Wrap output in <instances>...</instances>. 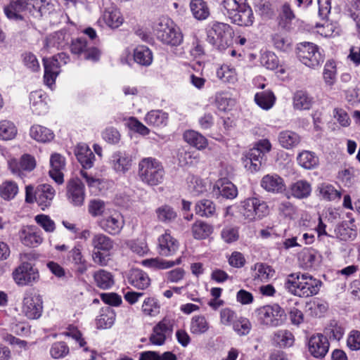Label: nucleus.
I'll return each instance as SVG.
<instances>
[{"label":"nucleus","mask_w":360,"mask_h":360,"mask_svg":"<svg viewBox=\"0 0 360 360\" xmlns=\"http://www.w3.org/2000/svg\"><path fill=\"white\" fill-rule=\"evenodd\" d=\"M321 281L308 274L293 273L288 275L285 288L291 294L300 297H309L318 294Z\"/></svg>","instance_id":"f257e3e1"},{"label":"nucleus","mask_w":360,"mask_h":360,"mask_svg":"<svg viewBox=\"0 0 360 360\" xmlns=\"http://www.w3.org/2000/svg\"><path fill=\"white\" fill-rule=\"evenodd\" d=\"M221 5L232 23L245 27L253 24L254 14L246 0H223Z\"/></svg>","instance_id":"f03ea898"},{"label":"nucleus","mask_w":360,"mask_h":360,"mask_svg":"<svg viewBox=\"0 0 360 360\" xmlns=\"http://www.w3.org/2000/svg\"><path fill=\"white\" fill-rule=\"evenodd\" d=\"M207 41L219 51H224L232 43L233 32L231 27L224 22H212L206 29Z\"/></svg>","instance_id":"7ed1b4c3"},{"label":"nucleus","mask_w":360,"mask_h":360,"mask_svg":"<svg viewBox=\"0 0 360 360\" xmlns=\"http://www.w3.org/2000/svg\"><path fill=\"white\" fill-rule=\"evenodd\" d=\"M138 174L143 184L153 186L163 182L165 170L158 160L153 158H146L139 163Z\"/></svg>","instance_id":"20e7f679"},{"label":"nucleus","mask_w":360,"mask_h":360,"mask_svg":"<svg viewBox=\"0 0 360 360\" xmlns=\"http://www.w3.org/2000/svg\"><path fill=\"white\" fill-rule=\"evenodd\" d=\"M153 32L157 39L163 44L176 46L183 41V35L179 28L176 27L169 18L159 19L154 25Z\"/></svg>","instance_id":"39448f33"},{"label":"nucleus","mask_w":360,"mask_h":360,"mask_svg":"<svg viewBox=\"0 0 360 360\" xmlns=\"http://www.w3.org/2000/svg\"><path fill=\"white\" fill-rule=\"evenodd\" d=\"M258 322L264 326L275 328L283 325L286 320L285 310L277 304H267L255 310Z\"/></svg>","instance_id":"423d86ee"},{"label":"nucleus","mask_w":360,"mask_h":360,"mask_svg":"<svg viewBox=\"0 0 360 360\" xmlns=\"http://www.w3.org/2000/svg\"><path fill=\"white\" fill-rule=\"evenodd\" d=\"M297 56L302 63L311 68L318 67L324 60L319 46L311 42L300 43L297 48Z\"/></svg>","instance_id":"0eeeda50"},{"label":"nucleus","mask_w":360,"mask_h":360,"mask_svg":"<svg viewBox=\"0 0 360 360\" xmlns=\"http://www.w3.org/2000/svg\"><path fill=\"white\" fill-rule=\"evenodd\" d=\"M43 311L41 297L32 292H26L22 299V313L28 319H38Z\"/></svg>","instance_id":"6e6552de"},{"label":"nucleus","mask_w":360,"mask_h":360,"mask_svg":"<svg viewBox=\"0 0 360 360\" xmlns=\"http://www.w3.org/2000/svg\"><path fill=\"white\" fill-rule=\"evenodd\" d=\"M13 278L17 285L25 286L38 281L39 274L30 262H23L13 272Z\"/></svg>","instance_id":"1a4fd4ad"},{"label":"nucleus","mask_w":360,"mask_h":360,"mask_svg":"<svg viewBox=\"0 0 360 360\" xmlns=\"http://www.w3.org/2000/svg\"><path fill=\"white\" fill-rule=\"evenodd\" d=\"M98 224L105 232L110 235H117L123 229L124 221L120 212L112 210L104 214L98 221Z\"/></svg>","instance_id":"9d476101"},{"label":"nucleus","mask_w":360,"mask_h":360,"mask_svg":"<svg viewBox=\"0 0 360 360\" xmlns=\"http://www.w3.org/2000/svg\"><path fill=\"white\" fill-rule=\"evenodd\" d=\"M32 3L30 0H10L8 5L4 7V13L9 20H23L22 13L28 11L30 13Z\"/></svg>","instance_id":"9b49d317"},{"label":"nucleus","mask_w":360,"mask_h":360,"mask_svg":"<svg viewBox=\"0 0 360 360\" xmlns=\"http://www.w3.org/2000/svg\"><path fill=\"white\" fill-rule=\"evenodd\" d=\"M66 195L74 206H82L85 198L84 186L78 178H72L67 183Z\"/></svg>","instance_id":"f8f14e48"},{"label":"nucleus","mask_w":360,"mask_h":360,"mask_svg":"<svg viewBox=\"0 0 360 360\" xmlns=\"http://www.w3.org/2000/svg\"><path fill=\"white\" fill-rule=\"evenodd\" d=\"M173 331V323L171 320L164 319L160 321L153 329L150 336V342L153 345H162L167 336L172 335Z\"/></svg>","instance_id":"ddd939ff"},{"label":"nucleus","mask_w":360,"mask_h":360,"mask_svg":"<svg viewBox=\"0 0 360 360\" xmlns=\"http://www.w3.org/2000/svg\"><path fill=\"white\" fill-rule=\"evenodd\" d=\"M328 338L321 333L312 335L308 342L309 352L315 358H323L328 352Z\"/></svg>","instance_id":"4468645a"},{"label":"nucleus","mask_w":360,"mask_h":360,"mask_svg":"<svg viewBox=\"0 0 360 360\" xmlns=\"http://www.w3.org/2000/svg\"><path fill=\"white\" fill-rule=\"evenodd\" d=\"M311 193V184L306 179H299L289 185L288 198L292 197L297 200H304L309 198Z\"/></svg>","instance_id":"2eb2a0df"},{"label":"nucleus","mask_w":360,"mask_h":360,"mask_svg":"<svg viewBox=\"0 0 360 360\" xmlns=\"http://www.w3.org/2000/svg\"><path fill=\"white\" fill-rule=\"evenodd\" d=\"M82 245L77 244L68 251L67 261L74 264L75 273L77 275H82L88 269L87 262L82 254Z\"/></svg>","instance_id":"dca6fc26"},{"label":"nucleus","mask_w":360,"mask_h":360,"mask_svg":"<svg viewBox=\"0 0 360 360\" xmlns=\"http://www.w3.org/2000/svg\"><path fill=\"white\" fill-rule=\"evenodd\" d=\"M213 195L216 198L234 199L238 195L236 186L226 179H219L214 185Z\"/></svg>","instance_id":"f3484780"},{"label":"nucleus","mask_w":360,"mask_h":360,"mask_svg":"<svg viewBox=\"0 0 360 360\" xmlns=\"http://www.w3.org/2000/svg\"><path fill=\"white\" fill-rule=\"evenodd\" d=\"M43 63L44 66V84L51 88L55 84L56 79L60 72V63L51 57L44 58Z\"/></svg>","instance_id":"a211bd4d"},{"label":"nucleus","mask_w":360,"mask_h":360,"mask_svg":"<svg viewBox=\"0 0 360 360\" xmlns=\"http://www.w3.org/2000/svg\"><path fill=\"white\" fill-rule=\"evenodd\" d=\"M179 248L178 241L169 233L165 232L158 238V252L164 257L174 255Z\"/></svg>","instance_id":"6ab92c4d"},{"label":"nucleus","mask_w":360,"mask_h":360,"mask_svg":"<svg viewBox=\"0 0 360 360\" xmlns=\"http://www.w3.org/2000/svg\"><path fill=\"white\" fill-rule=\"evenodd\" d=\"M261 186L267 192L281 193L285 191L283 178L277 174H266L261 180Z\"/></svg>","instance_id":"aec40b11"},{"label":"nucleus","mask_w":360,"mask_h":360,"mask_svg":"<svg viewBox=\"0 0 360 360\" xmlns=\"http://www.w3.org/2000/svg\"><path fill=\"white\" fill-rule=\"evenodd\" d=\"M55 193L54 188L49 184H41L37 186L35 190L36 202L42 210L51 205Z\"/></svg>","instance_id":"412c9836"},{"label":"nucleus","mask_w":360,"mask_h":360,"mask_svg":"<svg viewBox=\"0 0 360 360\" xmlns=\"http://www.w3.org/2000/svg\"><path fill=\"white\" fill-rule=\"evenodd\" d=\"M71 36L69 32L66 30H61L47 37L45 46L47 49H63L69 44Z\"/></svg>","instance_id":"4be33fe9"},{"label":"nucleus","mask_w":360,"mask_h":360,"mask_svg":"<svg viewBox=\"0 0 360 360\" xmlns=\"http://www.w3.org/2000/svg\"><path fill=\"white\" fill-rule=\"evenodd\" d=\"M112 166L117 173L125 174L131 167V156L124 152L117 151L111 158Z\"/></svg>","instance_id":"5701e85b"},{"label":"nucleus","mask_w":360,"mask_h":360,"mask_svg":"<svg viewBox=\"0 0 360 360\" xmlns=\"http://www.w3.org/2000/svg\"><path fill=\"white\" fill-rule=\"evenodd\" d=\"M47 96L42 91H34L30 94V108L33 113L41 115L48 110Z\"/></svg>","instance_id":"b1692460"},{"label":"nucleus","mask_w":360,"mask_h":360,"mask_svg":"<svg viewBox=\"0 0 360 360\" xmlns=\"http://www.w3.org/2000/svg\"><path fill=\"white\" fill-rule=\"evenodd\" d=\"M51 169L49 170L50 176L58 184H62L64 181L62 169L65 167V159L58 153L53 154L50 158Z\"/></svg>","instance_id":"393cba45"},{"label":"nucleus","mask_w":360,"mask_h":360,"mask_svg":"<svg viewBox=\"0 0 360 360\" xmlns=\"http://www.w3.org/2000/svg\"><path fill=\"white\" fill-rule=\"evenodd\" d=\"M75 155L83 168L90 169L94 166L95 155L86 144H79L75 149Z\"/></svg>","instance_id":"a878e982"},{"label":"nucleus","mask_w":360,"mask_h":360,"mask_svg":"<svg viewBox=\"0 0 360 360\" xmlns=\"http://www.w3.org/2000/svg\"><path fill=\"white\" fill-rule=\"evenodd\" d=\"M127 279L129 284L140 290L146 289L150 284L148 274L139 269H131Z\"/></svg>","instance_id":"bb28decb"},{"label":"nucleus","mask_w":360,"mask_h":360,"mask_svg":"<svg viewBox=\"0 0 360 360\" xmlns=\"http://www.w3.org/2000/svg\"><path fill=\"white\" fill-rule=\"evenodd\" d=\"M264 156L257 150L250 149L243 158L244 167L251 172L260 169Z\"/></svg>","instance_id":"cd10ccee"},{"label":"nucleus","mask_w":360,"mask_h":360,"mask_svg":"<svg viewBox=\"0 0 360 360\" xmlns=\"http://www.w3.org/2000/svg\"><path fill=\"white\" fill-rule=\"evenodd\" d=\"M96 285L102 290H108L115 285L114 276L105 269H99L93 274Z\"/></svg>","instance_id":"c85d7f7f"},{"label":"nucleus","mask_w":360,"mask_h":360,"mask_svg":"<svg viewBox=\"0 0 360 360\" xmlns=\"http://www.w3.org/2000/svg\"><path fill=\"white\" fill-rule=\"evenodd\" d=\"M103 20L108 27L112 29L119 27L124 22L120 11L115 7H109L104 11Z\"/></svg>","instance_id":"c756f323"},{"label":"nucleus","mask_w":360,"mask_h":360,"mask_svg":"<svg viewBox=\"0 0 360 360\" xmlns=\"http://www.w3.org/2000/svg\"><path fill=\"white\" fill-rule=\"evenodd\" d=\"M19 237L22 243L27 247H37L43 240L40 235L34 231L31 226L22 229L19 232Z\"/></svg>","instance_id":"7c9ffc66"},{"label":"nucleus","mask_w":360,"mask_h":360,"mask_svg":"<svg viewBox=\"0 0 360 360\" xmlns=\"http://www.w3.org/2000/svg\"><path fill=\"white\" fill-rule=\"evenodd\" d=\"M30 135L32 139L41 143L49 142L54 138V134L50 129L39 124L31 127Z\"/></svg>","instance_id":"2f4dec72"},{"label":"nucleus","mask_w":360,"mask_h":360,"mask_svg":"<svg viewBox=\"0 0 360 360\" xmlns=\"http://www.w3.org/2000/svg\"><path fill=\"white\" fill-rule=\"evenodd\" d=\"M319 254L312 249H304L299 255L300 265L306 269H311L316 266L319 263Z\"/></svg>","instance_id":"473e14b6"},{"label":"nucleus","mask_w":360,"mask_h":360,"mask_svg":"<svg viewBox=\"0 0 360 360\" xmlns=\"http://www.w3.org/2000/svg\"><path fill=\"white\" fill-rule=\"evenodd\" d=\"M280 145L285 149H292L296 147L300 142V136L292 131H283L278 136Z\"/></svg>","instance_id":"72a5a7b5"},{"label":"nucleus","mask_w":360,"mask_h":360,"mask_svg":"<svg viewBox=\"0 0 360 360\" xmlns=\"http://www.w3.org/2000/svg\"><path fill=\"white\" fill-rule=\"evenodd\" d=\"M191 231L195 239L202 240L208 238L212 234L213 227L205 221L198 220L192 225Z\"/></svg>","instance_id":"f704fd0d"},{"label":"nucleus","mask_w":360,"mask_h":360,"mask_svg":"<svg viewBox=\"0 0 360 360\" xmlns=\"http://www.w3.org/2000/svg\"><path fill=\"white\" fill-rule=\"evenodd\" d=\"M299 165L306 169H313L319 165V158L314 153L309 150H303L297 158Z\"/></svg>","instance_id":"c9c22d12"},{"label":"nucleus","mask_w":360,"mask_h":360,"mask_svg":"<svg viewBox=\"0 0 360 360\" xmlns=\"http://www.w3.org/2000/svg\"><path fill=\"white\" fill-rule=\"evenodd\" d=\"M188 189L193 196H199L207 191V186L204 181L198 176L189 174L186 179Z\"/></svg>","instance_id":"e433bc0d"},{"label":"nucleus","mask_w":360,"mask_h":360,"mask_svg":"<svg viewBox=\"0 0 360 360\" xmlns=\"http://www.w3.org/2000/svg\"><path fill=\"white\" fill-rule=\"evenodd\" d=\"M181 259L179 257L175 261H167L160 258H153L145 259L142 262L143 266L153 269H167L175 265L180 264Z\"/></svg>","instance_id":"4c0bfd02"},{"label":"nucleus","mask_w":360,"mask_h":360,"mask_svg":"<svg viewBox=\"0 0 360 360\" xmlns=\"http://www.w3.org/2000/svg\"><path fill=\"white\" fill-rule=\"evenodd\" d=\"M195 212L200 217L207 218L213 217L216 212L215 205L210 200H200L195 205Z\"/></svg>","instance_id":"58836bf2"},{"label":"nucleus","mask_w":360,"mask_h":360,"mask_svg":"<svg viewBox=\"0 0 360 360\" xmlns=\"http://www.w3.org/2000/svg\"><path fill=\"white\" fill-rule=\"evenodd\" d=\"M190 8L193 15L197 20H205L210 15V9L204 0H192Z\"/></svg>","instance_id":"ea45409f"},{"label":"nucleus","mask_w":360,"mask_h":360,"mask_svg":"<svg viewBox=\"0 0 360 360\" xmlns=\"http://www.w3.org/2000/svg\"><path fill=\"white\" fill-rule=\"evenodd\" d=\"M134 60L143 66H148L153 61L151 51L146 46H139L134 51Z\"/></svg>","instance_id":"a19ab883"},{"label":"nucleus","mask_w":360,"mask_h":360,"mask_svg":"<svg viewBox=\"0 0 360 360\" xmlns=\"http://www.w3.org/2000/svg\"><path fill=\"white\" fill-rule=\"evenodd\" d=\"M184 140L190 145L194 146L198 150L206 148L207 141L205 136L193 130L186 131L184 134Z\"/></svg>","instance_id":"79ce46f5"},{"label":"nucleus","mask_w":360,"mask_h":360,"mask_svg":"<svg viewBox=\"0 0 360 360\" xmlns=\"http://www.w3.org/2000/svg\"><path fill=\"white\" fill-rule=\"evenodd\" d=\"M95 250L103 252H109L113 248V240L103 233L94 236L91 242Z\"/></svg>","instance_id":"37998d69"},{"label":"nucleus","mask_w":360,"mask_h":360,"mask_svg":"<svg viewBox=\"0 0 360 360\" xmlns=\"http://www.w3.org/2000/svg\"><path fill=\"white\" fill-rule=\"evenodd\" d=\"M168 116L162 110H151L145 117V122L148 125L154 127L165 126Z\"/></svg>","instance_id":"c03bdc74"},{"label":"nucleus","mask_w":360,"mask_h":360,"mask_svg":"<svg viewBox=\"0 0 360 360\" xmlns=\"http://www.w3.org/2000/svg\"><path fill=\"white\" fill-rule=\"evenodd\" d=\"M274 342L280 347H289L294 344L293 334L288 330H279L274 334Z\"/></svg>","instance_id":"a18cd8bd"},{"label":"nucleus","mask_w":360,"mask_h":360,"mask_svg":"<svg viewBox=\"0 0 360 360\" xmlns=\"http://www.w3.org/2000/svg\"><path fill=\"white\" fill-rule=\"evenodd\" d=\"M318 191L321 198L326 200L332 201L341 198V193L333 185L323 183L318 186Z\"/></svg>","instance_id":"49530a36"},{"label":"nucleus","mask_w":360,"mask_h":360,"mask_svg":"<svg viewBox=\"0 0 360 360\" xmlns=\"http://www.w3.org/2000/svg\"><path fill=\"white\" fill-rule=\"evenodd\" d=\"M255 103L264 110L271 108L275 102V96L272 91H265L257 93L255 96Z\"/></svg>","instance_id":"de8ad7c7"},{"label":"nucleus","mask_w":360,"mask_h":360,"mask_svg":"<svg viewBox=\"0 0 360 360\" xmlns=\"http://www.w3.org/2000/svg\"><path fill=\"white\" fill-rule=\"evenodd\" d=\"M257 198H249L240 202L238 206L240 214L248 221H254L253 207L256 205Z\"/></svg>","instance_id":"09e8293b"},{"label":"nucleus","mask_w":360,"mask_h":360,"mask_svg":"<svg viewBox=\"0 0 360 360\" xmlns=\"http://www.w3.org/2000/svg\"><path fill=\"white\" fill-rule=\"evenodd\" d=\"M312 103V98L304 91H297L293 96V105L297 110L309 109Z\"/></svg>","instance_id":"8fccbe9b"},{"label":"nucleus","mask_w":360,"mask_h":360,"mask_svg":"<svg viewBox=\"0 0 360 360\" xmlns=\"http://www.w3.org/2000/svg\"><path fill=\"white\" fill-rule=\"evenodd\" d=\"M18 129L13 122L9 120L0 122V139L8 141L14 139L17 134Z\"/></svg>","instance_id":"3c124183"},{"label":"nucleus","mask_w":360,"mask_h":360,"mask_svg":"<svg viewBox=\"0 0 360 360\" xmlns=\"http://www.w3.org/2000/svg\"><path fill=\"white\" fill-rule=\"evenodd\" d=\"M191 332L193 334H202L209 329V323L203 316H195L191 321Z\"/></svg>","instance_id":"603ef678"},{"label":"nucleus","mask_w":360,"mask_h":360,"mask_svg":"<svg viewBox=\"0 0 360 360\" xmlns=\"http://www.w3.org/2000/svg\"><path fill=\"white\" fill-rule=\"evenodd\" d=\"M18 192L17 184L13 181H6L0 186V195L4 200H11Z\"/></svg>","instance_id":"864d4df0"},{"label":"nucleus","mask_w":360,"mask_h":360,"mask_svg":"<svg viewBox=\"0 0 360 360\" xmlns=\"http://www.w3.org/2000/svg\"><path fill=\"white\" fill-rule=\"evenodd\" d=\"M115 314L112 310L107 309L101 313L96 319L97 328L99 329L110 328L114 324Z\"/></svg>","instance_id":"5fc2aeb1"},{"label":"nucleus","mask_w":360,"mask_h":360,"mask_svg":"<svg viewBox=\"0 0 360 360\" xmlns=\"http://www.w3.org/2000/svg\"><path fill=\"white\" fill-rule=\"evenodd\" d=\"M155 212L158 220L164 223L171 222L176 217V212L167 205L159 207L156 209Z\"/></svg>","instance_id":"6e6d98bb"},{"label":"nucleus","mask_w":360,"mask_h":360,"mask_svg":"<svg viewBox=\"0 0 360 360\" xmlns=\"http://www.w3.org/2000/svg\"><path fill=\"white\" fill-rule=\"evenodd\" d=\"M356 173V169L349 167L340 170L337 177L345 186H351L355 181Z\"/></svg>","instance_id":"4d7b16f0"},{"label":"nucleus","mask_w":360,"mask_h":360,"mask_svg":"<svg viewBox=\"0 0 360 360\" xmlns=\"http://www.w3.org/2000/svg\"><path fill=\"white\" fill-rule=\"evenodd\" d=\"M234 105V100L229 98L225 93L217 94L215 96V105L220 111L229 110Z\"/></svg>","instance_id":"13d9d810"},{"label":"nucleus","mask_w":360,"mask_h":360,"mask_svg":"<svg viewBox=\"0 0 360 360\" xmlns=\"http://www.w3.org/2000/svg\"><path fill=\"white\" fill-rule=\"evenodd\" d=\"M110 210L106 209L105 204L101 200H92L89 204V212L94 217H96L106 214Z\"/></svg>","instance_id":"bf43d9fd"},{"label":"nucleus","mask_w":360,"mask_h":360,"mask_svg":"<svg viewBox=\"0 0 360 360\" xmlns=\"http://www.w3.org/2000/svg\"><path fill=\"white\" fill-rule=\"evenodd\" d=\"M142 311L144 314L154 316L160 311V304L154 297L146 298L142 305Z\"/></svg>","instance_id":"052dcab7"},{"label":"nucleus","mask_w":360,"mask_h":360,"mask_svg":"<svg viewBox=\"0 0 360 360\" xmlns=\"http://www.w3.org/2000/svg\"><path fill=\"white\" fill-rule=\"evenodd\" d=\"M255 269L257 270V277L264 282L272 278L275 273L271 266L264 263H257L255 265Z\"/></svg>","instance_id":"680f3d73"},{"label":"nucleus","mask_w":360,"mask_h":360,"mask_svg":"<svg viewBox=\"0 0 360 360\" xmlns=\"http://www.w3.org/2000/svg\"><path fill=\"white\" fill-rule=\"evenodd\" d=\"M221 238L226 243H232L237 241L239 238L238 228L231 226L224 227L221 231Z\"/></svg>","instance_id":"e2e57ef3"},{"label":"nucleus","mask_w":360,"mask_h":360,"mask_svg":"<svg viewBox=\"0 0 360 360\" xmlns=\"http://www.w3.org/2000/svg\"><path fill=\"white\" fill-rule=\"evenodd\" d=\"M252 328L250 321L244 317H240L236 319L233 325V329L238 335H248Z\"/></svg>","instance_id":"0e129e2a"},{"label":"nucleus","mask_w":360,"mask_h":360,"mask_svg":"<svg viewBox=\"0 0 360 360\" xmlns=\"http://www.w3.org/2000/svg\"><path fill=\"white\" fill-rule=\"evenodd\" d=\"M69 353V347L64 342H54L50 349V354L53 359L64 358Z\"/></svg>","instance_id":"69168bd1"},{"label":"nucleus","mask_w":360,"mask_h":360,"mask_svg":"<svg viewBox=\"0 0 360 360\" xmlns=\"http://www.w3.org/2000/svg\"><path fill=\"white\" fill-rule=\"evenodd\" d=\"M260 63L262 66L269 70H275L278 66V60L274 53L266 51L262 54Z\"/></svg>","instance_id":"338daca9"},{"label":"nucleus","mask_w":360,"mask_h":360,"mask_svg":"<svg viewBox=\"0 0 360 360\" xmlns=\"http://www.w3.org/2000/svg\"><path fill=\"white\" fill-rule=\"evenodd\" d=\"M346 6L349 15L360 26V0H346Z\"/></svg>","instance_id":"774afa93"}]
</instances>
